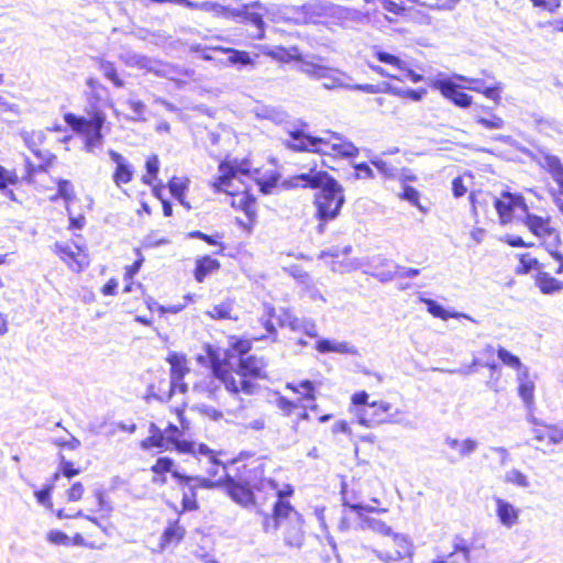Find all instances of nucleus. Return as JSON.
I'll use <instances>...</instances> for the list:
<instances>
[{
  "instance_id": "f257e3e1",
  "label": "nucleus",
  "mask_w": 563,
  "mask_h": 563,
  "mask_svg": "<svg viewBox=\"0 0 563 563\" xmlns=\"http://www.w3.org/2000/svg\"><path fill=\"white\" fill-rule=\"evenodd\" d=\"M292 187L319 188L316 196L318 217L322 221L336 218L344 203L342 186L327 172L311 168L308 173H301L289 179Z\"/></svg>"
},
{
  "instance_id": "f03ea898",
  "label": "nucleus",
  "mask_w": 563,
  "mask_h": 563,
  "mask_svg": "<svg viewBox=\"0 0 563 563\" xmlns=\"http://www.w3.org/2000/svg\"><path fill=\"white\" fill-rule=\"evenodd\" d=\"M225 489L228 495L236 504L247 508L253 506L263 518V514H266L262 506L266 503L269 497L285 498L294 494V488L286 484L282 488L272 478H261L253 485L241 484L236 482L229 474H225Z\"/></svg>"
},
{
  "instance_id": "7ed1b4c3",
  "label": "nucleus",
  "mask_w": 563,
  "mask_h": 563,
  "mask_svg": "<svg viewBox=\"0 0 563 563\" xmlns=\"http://www.w3.org/2000/svg\"><path fill=\"white\" fill-rule=\"evenodd\" d=\"M291 58L299 62L298 71L313 80H322V86L328 90L346 89L365 93H376L378 91L377 86L372 84H352L353 79L347 73L323 64L324 58L321 56L303 58L301 55H296Z\"/></svg>"
},
{
  "instance_id": "20e7f679",
  "label": "nucleus",
  "mask_w": 563,
  "mask_h": 563,
  "mask_svg": "<svg viewBox=\"0 0 563 563\" xmlns=\"http://www.w3.org/2000/svg\"><path fill=\"white\" fill-rule=\"evenodd\" d=\"M261 523L265 533H276L282 529L288 547L300 548L303 543L302 516L284 498L275 500L271 515L263 514Z\"/></svg>"
},
{
  "instance_id": "39448f33",
  "label": "nucleus",
  "mask_w": 563,
  "mask_h": 563,
  "mask_svg": "<svg viewBox=\"0 0 563 563\" xmlns=\"http://www.w3.org/2000/svg\"><path fill=\"white\" fill-rule=\"evenodd\" d=\"M343 495V506L345 508H350L352 511L356 514L358 520V527L361 530H369L374 533L380 536H391L394 534L391 528L380 519L371 517L365 512H386L385 508H375L369 505H363L358 503L355 497H351L345 490L342 492Z\"/></svg>"
},
{
  "instance_id": "423d86ee",
  "label": "nucleus",
  "mask_w": 563,
  "mask_h": 563,
  "mask_svg": "<svg viewBox=\"0 0 563 563\" xmlns=\"http://www.w3.org/2000/svg\"><path fill=\"white\" fill-rule=\"evenodd\" d=\"M65 121L76 132L84 134L85 147L87 152L93 153L96 148L102 145L101 128L104 123V118L96 113L90 119L77 117L73 113L65 115Z\"/></svg>"
},
{
  "instance_id": "0eeeda50",
  "label": "nucleus",
  "mask_w": 563,
  "mask_h": 563,
  "mask_svg": "<svg viewBox=\"0 0 563 563\" xmlns=\"http://www.w3.org/2000/svg\"><path fill=\"white\" fill-rule=\"evenodd\" d=\"M176 448L180 453H190L200 460L205 459L203 467L210 476L214 477L219 475L221 471L223 472V477H220L218 481L210 479L212 483H214L212 487L220 486L225 482V474H228L225 471L227 468L218 460L216 452L208 445L190 441H178L176 442Z\"/></svg>"
},
{
  "instance_id": "6e6552de",
  "label": "nucleus",
  "mask_w": 563,
  "mask_h": 563,
  "mask_svg": "<svg viewBox=\"0 0 563 563\" xmlns=\"http://www.w3.org/2000/svg\"><path fill=\"white\" fill-rule=\"evenodd\" d=\"M391 410V404L387 401H373L358 410V422L365 427H376L384 423H397L408 426L404 418L400 417L402 413L399 409L395 412L387 415Z\"/></svg>"
},
{
  "instance_id": "1a4fd4ad",
  "label": "nucleus",
  "mask_w": 563,
  "mask_h": 563,
  "mask_svg": "<svg viewBox=\"0 0 563 563\" xmlns=\"http://www.w3.org/2000/svg\"><path fill=\"white\" fill-rule=\"evenodd\" d=\"M221 385H223L230 393H240L236 377L231 371L221 366L214 367L212 374L203 377L199 383H197L195 385V390L206 395L208 398L217 399Z\"/></svg>"
},
{
  "instance_id": "9d476101",
  "label": "nucleus",
  "mask_w": 563,
  "mask_h": 563,
  "mask_svg": "<svg viewBox=\"0 0 563 563\" xmlns=\"http://www.w3.org/2000/svg\"><path fill=\"white\" fill-rule=\"evenodd\" d=\"M325 134L324 137L314 136L313 146L311 147L312 153L340 157L357 156L360 151L351 141L339 133L329 131Z\"/></svg>"
},
{
  "instance_id": "9b49d317",
  "label": "nucleus",
  "mask_w": 563,
  "mask_h": 563,
  "mask_svg": "<svg viewBox=\"0 0 563 563\" xmlns=\"http://www.w3.org/2000/svg\"><path fill=\"white\" fill-rule=\"evenodd\" d=\"M265 362L261 357L254 355L241 356L238 369L232 372L236 377L240 391L252 395L255 391V384L250 378L265 377Z\"/></svg>"
},
{
  "instance_id": "f8f14e48",
  "label": "nucleus",
  "mask_w": 563,
  "mask_h": 563,
  "mask_svg": "<svg viewBox=\"0 0 563 563\" xmlns=\"http://www.w3.org/2000/svg\"><path fill=\"white\" fill-rule=\"evenodd\" d=\"M394 550L374 549L375 556L384 563H411L413 547L407 536L401 533L393 534Z\"/></svg>"
},
{
  "instance_id": "ddd939ff",
  "label": "nucleus",
  "mask_w": 563,
  "mask_h": 563,
  "mask_svg": "<svg viewBox=\"0 0 563 563\" xmlns=\"http://www.w3.org/2000/svg\"><path fill=\"white\" fill-rule=\"evenodd\" d=\"M483 198L485 202L493 203L498 213L500 222L504 224L511 221L515 210H527L523 198L519 195H512L508 191H504L499 198L489 194L483 195Z\"/></svg>"
},
{
  "instance_id": "4468645a",
  "label": "nucleus",
  "mask_w": 563,
  "mask_h": 563,
  "mask_svg": "<svg viewBox=\"0 0 563 563\" xmlns=\"http://www.w3.org/2000/svg\"><path fill=\"white\" fill-rule=\"evenodd\" d=\"M452 548L453 552L449 553L446 556H439L437 562L446 563L450 558L462 555V559L465 563H472L482 558L484 553L483 543L477 540L468 541L459 536L453 538Z\"/></svg>"
},
{
  "instance_id": "2eb2a0df",
  "label": "nucleus",
  "mask_w": 563,
  "mask_h": 563,
  "mask_svg": "<svg viewBox=\"0 0 563 563\" xmlns=\"http://www.w3.org/2000/svg\"><path fill=\"white\" fill-rule=\"evenodd\" d=\"M119 59L129 67L153 73L159 77H165L168 75L167 65L130 49L123 51L119 55Z\"/></svg>"
},
{
  "instance_id": "dca6fc26",
  "label": "nucleus",
  "mask_w": 563,
  "mask_h": 563,
  "mask_svg": "<svg viewBox=\"0 0 563 563\" xmlns=\"http://www.w3.org/2000/svg\"><path fill=\"white\" fill-rule=\"evenodd\" d=\"M430 87L460 108H468L473 103V97L461 91L460 86L450 78L432 79Z\"/></svg>"
},
{
  "instance_id": "f3484780",
  "label": "nucleus",
  "mask_w": 563,
  "mask_h": 563,
  "mask_svg": "<svg viewBox=\"0 0 563 563\" xmlns=\"http://www.w3.org/2000/svg\"><path fill=\"white\" fill-rule=\"evenodd\" d=\"M174 461L169 457H159L156 463L152 466V472L155 474H165L170 472L173 477L178 479L180 484L190 485L192 482L196 483L197 486L205 488H212L214 483L210 481V478L205 477H191L179 473L176 470H173Z\"/></svg>"
},
{
  "instance_id": "a211bd4d",
  "label": "nucleus",
  "mask_w": 563,
  "mask_h": 563,
  "mask_svg": "<svg viewBox=\"0 0 563 563\" xmlns=\"http://www.w3.org/2000/svg\"><path fill=\"white\" fill-rule=\"evenodd\" d=\"M455 79L466 84L465 89L483 93L487 99L493 100L496 103L500 102V92L503 90V84L495 81L493 85H487L484 79L471 78L460 74H454Z\"/></svg>"
},
{
  "instance_id": "6ab92c4d",
  "label": "nucleus",
  "mask_w": 563,
  "mask_h": 563,
  "mask_svg": "<svg viewBox=\"0 0 563 563\" xmlns=\"http://www.w3.org/2000/svg\"><path fill=\"white\" fill-rule=\"evenodd\" d=\"M55 252L73 271L79 272L89 265L87 254L76 244L56 243Z\"/></svg>"
},
{
  "instance_id": "aec40b11",
  "label": "nucleus",
  "mask_w": 563,
  "mask_h": 563,
  "mask_svg": "<svg viewBox=\"0 0 563 563\" xmlns=\"http://www.w3.org/2000/svg\"><path fill=\"white\" fill-rule=\"evenodd\" d=\"M219 169L221 175L213 183L216 190L231 196L239 194L242 190V181L236 172L225 164H221Z\"/></svg>"
},
{
  "instance_id": "412c9836",
  "label": "nucleus",
  "mask_w": 563,
  "mask_h": 563,
  "mask_svg": "<svg viewBox=\"0 0 563 563\" xmlns=\"http://www.w3.org/2000/svg\"><path fill=\"white\" fill-rule=\"evenodd\" d=\"M263 3L255 1L244 5L243 10L238 13V16L242 18L243 21L252 24L256 27V33L253 34V38L262 40L265 36V23L263 21Z\"/></svg>"
},
{
  "instance_id": "4be33fe9",
  "label": "nucleus",
  "mask_w": 563,
  "mask_h": 563,
  "mask_svg": "<svg viewBox=\"0 0 563 563\" xmlns=\"http://www.w3.org/2000/svg\"><path fill=\"white\" fill-rule=\"evenodd\" d=\"M167 362L170 365V378L168 380L178 388L179 393H187L188 386L183 382L185 375L189 372L186 357L181 354L173 352L168 355Z\"/></svg>"
},
{
  "instance_id": "5701e85b",
  "label": "nucleus",
  "mask_w": 563,
  "mask_h": 563,
  "mask_svg": "<svg viewBox=\"0 0 563 563\" xmlns=\"http://www.w3.org/2000/svg\"><path fill=\"white\" fill-rule=\"evenodd\" d=\"M494 501L496 516L503 527L511 529L519 523V508L500 497H495Z\"/></svg>"
},
{
  "instance_id": "b1692460",
  "label": "nucleus",
  "mask_w": 563,
  "mask_h": 563,
  "mask_svg": "<svg viewBox=\"0 0 563 563\" xmlns=\"http://www.w3.org/2000/svg\"><path fill=\"white\" fill-rule=\"evenodd\" d=\"M109 156L117 167L113 173V181L118 187L129 184L133 178V168L128 161L118 152L110 150Z\"/></svg>"
},
{
  "instance_id": "393cba45",
  "label": "nucleus",
  "mask_w": 563,
  "mask_h": 563,
  "mask_svg": "<svg viewBox=\"0 0 563 563\" xmlns=\"http://www.w3.org/2000/svg\"><path fill=\"white\" fill-rule=\"evenodd\" d=\"M316 350L322 354L325 353H338V354H349V355H358V350L344 341H335L329 339H320L316 343Z\"/></svg>"
},
{
  "instance_id": "a878e982",
  "label": "nucleus",
  "mask_w": 563,
  "mask_h": 563,
  "mask_svg": "<svg viewBox=\"0 0 563 563\" xmlns=\"http://www.w3.org/2000/svg\"><path fill=\"white\" fill-rule=\"evenodd\" d=\"M518 393L525 405L531 409L534 404V383L529 377V369L517 373Z\"/></svg>"
},
{
  "instance_id": "bb28decb",
  "label": "nucleus",
  "mask_w": 563,
  "mask_h": 563,
  "mask_svg": "<svg viewBox=\"0 0 563 563\" xmlns=\"http://www.w3.org/2000/svg\"><path fill=\"white\" fill-rule=\"evenodd\" d=\"M526 225L539 238H554V230L550 227L549 219L542 217L527 214Z\"/></svg>"
},
{
  "instance_id": "cd10ccee",
  "label": "nucleus",
  "mask_w": 563,
  "mask_h": 563,
  "mask_svg": "<svg viewBox=\"0 0 563 563\" xmlns=\"http://www.w3.org/2000/svg\"><path fill=\"white\" fill-rule=\"evenodd\" d=\"M313 141L314 136L307 135L302 131H292L289 133V139L285 140L284 143L294 151L311 152Z\"/></svg>"
},
{
  "instance_id": "c85d7f7f",
  "label": "nucleus",
  "mask_w": 563,
  "mask_h": 563,
  "mask_svg": "<svg viewBox=\"0 0 563 563\" xmlns=\"http://www.w3.org/2000/svg\"><path fill=\"white\" fill-rule=\"evenodd\" d=\"M178 390V388L168 379H162L157 385H151L148 388V397L155 398L158 401L165 402L168 401L173 394Z\"/></svg>"
},
{
  "instance_id": "c756f323",
  "label": "nucleus",
  "mask_w": 563,
  "mask_h": 563,
  "mask_svg": "<svg viewBox=\"0 0 563 563\" xmlns=\"http://www.w3.org/2000/svg\"><path fill=\"white\" fill-rule=\"evenodd\" d=\"M445 444L452 450H456L461 457H467L473 454L477 448L478 442L474 439L467 438L464 440H459L455 438L446 437Z\"/></svg>"
},
{
  "instance_id": "7c9ffc66",
  "label": "nucleus",
  "mask_w": 563,
  "mask_h": 563,
  "mask_svg": "<svg viewBox=\"0 0 563 563\" xmlns=\"http://www.w3.org/2000/svg\"><path fill=\"white\" fill-rule=\"evenodd\" d=\"M424 305L427 306V310L433 317L440 318L442 320H448L449 318L460 319L464 318L472 322H476L471 316L463 312H449L441 305L432 299H422Z\"/></svg>"
},
{
  "instance_id": "2f4dec72",
  "label": "nucleus",
  "mask_w": 563,
  "mask_h": 563,
  "mask_svg": "<svg viewBox=\"0 0 563 563\" xmlns=\"http://www.w3.org/2000/svg\"><path fill=\"white\" fill-rule=\"evenodd\" d=\"M541 165L551 174L554 181L560 186L561 194H563V165L559 157L547 154L542 157Z\"/></svg>"
},
{
  "instance_id": "473e14b6",
  "label": "nucleus",
  "mask_w": 563,
  "mask_h": 563,
  "mask_svg": "<svg viewBox=\"0 0 563 563\" xmlns=\"http://www.w3.org/2000/svg\"><path fill=\"white\" fill-rule=\"evenodd\" d=\"M150 433H151V435L141 442V446L143 449H145V450H148L151 448H158V449H163V450L169 449L168 439H166L165 434H163L161 432V430L154 423H151V426H150Z\"/></svg>"
},
{
  "instance_id": "72a5a7b5",
  "label": "nucleus",
  "mask_w": 563,
  "mask_h": 563,
  "mask_svg": "<svg viewBox=\"0 0 563 563\" xmlns=\"http://www.w3.org/2000/svg\"><path fill=\"white\" fill-rule=\"evenodd\" d=\"M220 263L210 256H203L196 262L195 278L197 282L202 283L206 276L219 269Z\"/></svg>"
},
{
  "instance_id": "f704fd0d",
  "label": "nucleus",
  "mask_w": 563,
  "mask_h": 563,
  "mask_svg": "<svg viewBox=\"0 0 563 563\" xmlns=\"http://www.w3.org/2000/svg\"><path fill=\"white\" fill-rule=\"evenodd\" d=\"M536 284L540 291L545 295H551L555 291L563 289V282L552 277L549 273L540 272L537 276Z\"/></svg>"
},
{
  "instance_id": "c9c22d12",
  "label": "nucleus",
  "mask_w": 563,
  "mask_h": 563,
  "mask_svg": "<svg viewBox=\"0 0 563 563\" xmlns=\"http://www.w3.org/2000/svg\"><path fill=\"white\" fill-rule=\"evenodd\" d=\"M18 181L19 177L14 170H9L0 165V190L5 197L13 201L16 200L15 195L11 189L8 188V186L15 185Z\"/></svg>"
},
{
  "instance_id": "e433bc0d",
  "label": "nucleus",
  "mask_w": 563,
  "mask_h": 563,
  "mask_svg": "<svg viewBox=\"0 0 563 563\" xmlns=\"http://www.w3.org/2000/svg\"><path fill=\"white\" fill-rule=\"evenodd\" d=\"M382 260L384 258L380 256L374 258V272H372V275L382 283L393 280L395 277H397V271H395L393 266H388L382 263Z\"/></svg>"
},
{
  "instance_id": "4c0bfd02",
  "label": "nucleus",
  "mask_w": 563,
  "mask_h": 563,
  "mask_svg": "<svg viewBox=\"0 0 563 563\" xmlns=\"http://www.w3.org/2000/svg\"><path fill=\"white\" fill-rule=\"evenodd\" d=\"M256 115L261 119H267L275 123H282L287 120V113L279 107L263 106L256 108Z\"/></svg>"
},
{
  "instance_id": "58836bf2",
  "label": "nucleus",
  "mask_w": 563,
  "mask_h": 563,
  "mask_svg": "<svg viewBox=\"0 0 563 563\" xmlns=\"http://www.w3.org/2000/svg\"><path fill=\"white\" fill-rule=\"evenodd\" d=\"M547 249L549 253L560 263L555 269V274L563 273V233L561 235H554L553 242H547Z\"/></svg>"
},
{
  "instance_id": "ea45409f",
  "label": "nucleus",
  "mask_w": 563,
  "mask_h": 563,
  "mask_svg": "<svg viewBox=\"0 0 563 563\" xmlns=\"http://www.w3.org/2000/svg\"><path fill=\"white\" fill-rule=\"evenodd\" d=\"M497 356L504 365L516 369L517 373H521L522 369H528V367L521 363L518 356L501 346L497 350Z\"/></svg>"
},
{
  "instance_id": "a19ab883",
  "label": "nucleus",
  "mask_w": 563,
  "mask_h": 563,
  "mask_svg": "<svg viewBox=\"0 0 563 563\" xmlns=\"http://www.w3.org/2000/svg\"><path fill=\"white\" fill-rule=\"evenodd\" d=\"M223 53L228 54V63L230 65L249 66L254 64V60L245 51L224 48Z\"/></svg>"
},
{
  "instance_id": "79ce46f5",
  "label": "nucleus",
  "mask_w": 563,
  "mask_h": 563,
  "mask_svg": "<svg viewBox=\"0 0 563 563\" xmlns=\"http://www.w3.org/2000/svg\"><path fill=\"white\" fill-rule=\"evenodd\" d=\"M294 332H302L310 338H318V330L314 320L310 318H298L296 319L291 329Z\"/></svg>"
},
{
  "instance_id": "37998d69",
  "label": "nucleus",
  "mask_w": 563,
  "mask_h": 563,
  "mask_svg": "<svg viewBox=\"0 0 563 563\" xmlns=\"http://www.w3.org/2000/svg\"><path fill=\"white\" fill-rule=\"evenodd\" d=\"M286 388L291 389L297 394H302V399H300L301 401L311 402L314 400V386L310 380H302L298 384V386L288 383Z\"/></svg>"
},
{
  "instance_id": "c03bdc74",
  "label": "nucleus",
  "mask_w": 563,
  "mask_h": 563,
  "mask_svg": "<svg viewBox=\"0 0 563 563\" xmlns=\"http://www.w3.org/2000/svg\"><path fill=\"white\" fill-rule=\"evenodd\" d=\"M34 137H36L37 140H42L43 139V133L42 132H37V133H32L31 135L26 134L24 136V141H25L27 147L37 157H40L43 162H52L55 158V156L53 154H51L48 151H41V150L35 148Z\"/></svg>"
},
{
  "instance_id": "a18cd8bd",
  "label": "nucleus",
  "mask_w": 563,
  "mask_h": 563,
  "mask_svg": "<svg viewBox=\"0 0 563 563\" xmlns=\"http://www.w3.org/2000/svg\"><path fill=\"white\" fill-rule=\"evenodd\" d=\"M185 536V529L176 521L169 525L162 536L163 544L179 542Z\"/></svg>"
},
{
  "instance_id": "49530a36",
  "label": "nucleus",
  "mask_w": 563,
  "mask_h": 563,
  "mask_svg": "<svg viewBox=\"0 0 563 563\" xmlns=\"http://www.w3.org/2000/svg\"><path fill=\"white\" fill-rule=\"evenodd\" d=\"M211 319L214 320H228L233 319L232 317V305L228 302H223L212 307L210 310L206 312ZM238 318H234L236 320Z\"/></svg>"
},
{
  "instance_id": "de8ad7c7",
  "label": "nucleus",
  "mask_w": 563,
  "mask_h": 563,
  "mask_svg": "<svg viewBox=\"0 0 563 563\" xmlns=\"http://www.w3.org/2000/svg\"><path fill=\"white\" fill-rule=\"evenodd\" d=\"M399 198L410 202L412 206L417 207L422 213L428 212V209L420 203V194L416 188L405 185L402 192L399 195Z\"/></svg>"
},
{
  "instance_id": "09e8293b",
  "label": "nucleus",
  "mask_w": 563,
  "mask_h": 563,
  "mask_svg": "<svg viewBox=\"0 0 563 563\" xmlns=\"http://www.w3.org/2000/svg\"><path fill=\"white\" fill-rule=\"evenodd\" d=\"M504 481L521 488H528L530 486L527 475L517 468H511L506 472Z\"/></svg>"
},
{
  "instance_id": "8fccbe9b",
  "label": "nucleus",
  "mask_w": 563,
  "mask_h": 563,
  "mask_svg": "<svg viewBox=\"0 0 563 563\" xmlns=\"http://www.w3.org/2000/svg\"><path fill=\"white\" fill-rule=\"evenodd\" d=\"M99 69L102 71L106 78L113 82L114 86L119 88L123 87L124 82L119 78L113 63L108 60H100Z\"/></svg>"
},
{
  "instance_id": "3c124183",
  "label": "nucleus",
  "mask_w": 563,
  "mask_h": 563,
  "mask_svg": "<svg viewBox=\"0 0 563 563\" xmlns=\"http://www.w3.org/2000/svg\"><path fill=\"white\" fill-rule=\"evenodd\" d=\"M375 56L377 57V59L379 62L391 65L400 71H401V69H407V62L400 59L399 57H397L393 54L382 52V51H376Z\"/></svg>"
},
{
  "instance_id": "603ef678",
  "label": "nucleus",
  "mask_w": 563,
  "mask_h": 563,
  "mask_svg": "<svg viewBox=\"0 0 563 563\" xmlns=\"http://www.w3.org/2000/svg\"><path fill=\"white\" fill-rule=\"evenodd\" d=\"M371 163L378 169V172L384 177L390 178V179H394L397 177V168L394 165H391L378 157L371 159Z\"/></svg>"
},
{
  "instance_id": "864d4df0",
  "label": "nucleus",
  "mask_w": 563,
  "mask_h": 563,
  "mask_svg": "<svg viewBox=\"0 0 563 563\" xmlns=\"http://www.w3.org/2000/svg\"><path fill=\"white\" fill-rule=\"evenodd\" d=\"M476 122L488 130L503 129L505 125V121L496 114H492L490 118L477 117Z\"/></svg>"
},
{
  "instance_id": "5fc2aeb1",
  "label": "nucleus",
  "mask_w": 563,
  "mask_h": 563,
  "mask_svg": "<svg viewBox=\"0 0 563 563\" xmlns=\"http://www.w3.org/2000/svg\"><path fill=\"white\" fill-rule=\"evenodd\" d=\"M382 263H384L388 266H393V268H395V271H397V276H400V277L415 278L420 274V271L418 268L404 267V266H400V265L393 263L388 260H382Z\"/></svg>"
},
{
  "instance_id": "6e6d98bb",
  "label": "nucleus",
  "mask_w": 563,
  "mask_h": 563,
  "mask_svg": "<svg viewBox=\"0 0 563 563\" xmlns=\"http://www.w3.org/2000/svg\"><path fill=\"white\" fill-rule=\"evenodd\" d=\"M186 188V184L183 179L174 177L169 183V190L172 196L184 203L183 196Z\"/></svg>"
},
{
  "instance_id": "4d7b16f0",
  "label": "nucleus",
  "mask_w": 563,
  "mask_h": 563,
  "mask_svg": "<svg viewBox=\"0 0 563 563\" xmlns=\"http://www.w3.org/2000/svg\"><path fill=\"white\" fill-rule=\"evenodd\" d=\"M301 400L291 401L285 397H279L277 399V407L287 416L294 415L297 409H299V404Z\"/></svg>"
},
{
  "instance_id": "13d9d810",
  "label": "nucleus",
  "mask_w": 563,
  "mask_h": 563,
  "mask_svg": "<svg viewBox=\"0 0 563 563\" xmlns=\"http://www.w3.org/2000/svg\"><path fill=\"white\" fill-rule=\"evenodd\" d=\"M95 497L97 499L99 510L104 514V517H109L113 511V506L104 498V493L101 489H97L95 490Z\"/></svg>"
},
{
  "instance_id": "bf43d9fd",
  "label": "nucleus",
  "mask_w": 563,
  "mask_h": 563,
  "mask_svg": "<svg viewBox=\"0 0 563 563\" xmlns=\"http://www.w3.org/2000/svg\"><path fill=\"white\" fill-rule=\"evenodd\" d=\"M261 11H263V13L266 14L273 22H279L286 19V16L282 13V8L277 4H263Z\"/></svg>"
},
{
  "instance_id": "052dcab7",
  "label": "nucleus",
  "mask_w": 563,
  "mask_h": 563,
  "mask_svg": "<svg viewBox=\"0 0 563 563\" xmlns=\"http://www.w3.org/2000/svg\"><path fill=\"white\" fill-rule=\"evenodd\" d=\"M57 195L67 201L73 198L74 187L69 180H66V179L58 180Z\"/></svg>"
},
{
  "instance_id": "680f3d73",
  "label": "nucleus",
  "mask_w": 563,
  "mask_h": 563,
  "mask_svg": "<svg viewBox=\"0 0 563 563\" xmlns=\"http://www.w3.org/2000/svg\"><path fill=\"white\" fill-rule=\"evenodd\" d=\"M126 104L133 111L134 120H136V121L144 120L143 115L145 113L146 106L142 101L130 99L126 101Z\"/></svg>"
},
{
  "instance_id": "e2e57ef3",
  "label": "nucleus",
  "mask_w": 563,
  "mask_h": 563,
  "mask_svg": "<svg viewBox=\"0 0 563 563\" xmlns=\"http://www.w3.org/2000/svg\"><path fill=\"white\" fill-rule=\"evenodd\" d=\"M53 486L48 485L45 488L35 492V497L38 501V504L45 506L46 508H52V501H51V493H52Z\"/></svg>"
},
{
  "instance_id": "0e129e2a",
  "label": "nucleus",
  "mask_w": 563,
  "mask_h": 563,
  "mask_svg": "<svg viewBox=\"0 0 563 563\" xmlns=\"http://www.w3.org/2000/svg\"><path fill=\"white\" fill-rule=\"evenodd\" d=\"M85 493L84 485L79 482L73 484V486L67 490V499L69 501H78L82 498Z\"/></svg>"
},
{
  "instance_id": "69168bd1",
  "label": "nucleus",
  "mask_w": 563,
  "mask_h": 563,
  "mask_svg": "<svg viewBox=\"0 0 563 563\" xmlns=\"http://www.w3.org/2000/svg\"><path fill=\"white\" fill-rule=\"evenodd\" d=\"M520 264L523 266L525 272H530L532 269H539V261L531 256L529 253L522 254L520 256Z\"/></svg>"
},
{
  "instance_id": "338daca9",
  "label": "nucleus",
  "mask_w": 563,
  "mask_h": 563,
  "mask_svg": "<svg viewBox=\"0 0 563 563\" xmlns=\"http://www.w3.org/2000/svg\"><path fill=\"white\" fill-rule=\"evenodd\" d=\"M47 540L53 544H67L69 538L66 533L58 531V530H52L47 533Z\"/></svg>"
},
{
  "instance_id": "774afa93",
  "label": "nucleus",
  "mask_w": 563,
  "mask_h": 563,
  "mask_svg": "<svg viewBox=\"0 0 563 563\" xmlns=\"http://www.w3.org/2000/svg\"><path fill=\"white\" fill-rule=\"evenodd\" d=\"M547 439L552 444H559L563 442V429L551 427L547 431Z\"/></svg>"
}]
</instances>
